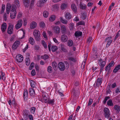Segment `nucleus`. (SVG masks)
I'll return each instance as SVG.
<instances>
[{
	"mask_svg": "<svg viewBox=\"0 0 120 120\" xmlns=\"http://www.w3.org/2000/svg\"><path fill=\"white\" fill-rule=\"evenodd\" d=\"M103 111L105 117L106 118H108L110 115L109 111V109L107 108H105L104 109Z\"/></svg>",
	"mask_w": 120,
	"mask_h": 120,
	"instance_id": "obj_2",
	"label": "nucleus"
},
{
	"mask_svg": "<svg viewBox=\"0 0 120 120\" xmlns=\"http://www.w3.org/2000/svg\"><path fill=\"white\" fill-rule=\"evenodd\" d=\"M30 43L32 45H33L34 43V39L32 37H30L29 40Z\"/></svg>",
	"mask_w": 120,
	"mask_h": 120,
	"instance_id": "obj_33",
	"label": "nucleus"
},
{
	"mask_svg": "<svg viewBox=\"0 0 120 120\" xmlns=\"http://www.w3.org/2000/svg\"><path fill=\"white\" fill-rule=\"evenodd\" d=\"M65 34H64L61 36V41L62 42H66L68 40L67 37Z\"/></svg>",
	"mask_w": 120,
	"mask_h": 120,
	"instance_id": "obj_9",
	"label": "nucleus"
},
{
	"mask_svg": "<svg viewBox=\"0 0 120 120\" xmlns=\"http://www.w3.org/2000/svg\"><path fill=\"white\" fill-rule=\"evenodd\" d=\"M36 108L35 107H32L30 109V111L32 114H34L36 109Z\"/></svg>",
	"mask_w": 120,
	"mask_h": 120,
	"instance_id": "obj_50",
	"label": "nucleus"
},
{
	"mask_svg": "<svg viewBox=\"0 0 120 120\" xmlns=\"http://www.w3.org/2000/svg\"><path fill=\"white\" fill-rule=\"evenodd\" d=\"M61 30L62 33L65 34L67 32L66 28L64 25L62 26L61 27Z\"/></svg>",
	"mask_w": 120,
	"mask_h": 120,
	"instance_id": "obj_12",
	"label": "nucleus"
},
{
	"mask_svg": "<svg viewBox=\"0 0 120 120\" xmlns=\"http://www.w3.org/2000/svg\"><path fill=\"white\" fill-rule=\"evenodd\" d=\"M71 9L74 12H76L77 11V9L76 5L74 4H72L71 5Z\"/></svg>",
	"mask_w": 120,
	"mask_h": 120,
	"instance_id": "obj_19",
	"label": "nucleus"
},
{
	"mask_svg": "<svg viewBox=\"0 0 120 120\" xmlns=\"http://www.w3.org/2000/svg\"><path fill=\"white\" fill-rule=\"evenodd\" d=\"M60 20L61 22L63 23L66 24L68 23V21L62 17H60Z\"/></svg>",
	"mask_w": 120,
	"mask_h": 120,
	"instance_id": "obj_37",
	"label": "nucleus"
},
{
	"mask_svg": "<svg viewBox=\"0 0 120 120\" xmlns=\"http://www.w3.org/2000/svg\"><path fill=\"white\" fill-rule=\"evenodd\" d=\"M29 92L30 95L32 96L34 95L35 94V91L34 89L32 88H30L29 89Z\"/></svg>",
	"mask_w": 120,
	"mask_h": 120,
	"instance_id": "obj_21",
	"label": "nucleus"
},
{
	"mask_svg": "<svg viewBox=\"0 0 120 120\" xmlns=\"http://www.w3.org/2000/svg\"><path fill=\"white\" fill-rule=\"evenodd\" d=\"M42 95L43 98V101L44 102L45 101V100H46V99H47L49 97L48 94L46 93H42Z\"/></svg>",
	"mask_w": 120,
	"mask_h": 120,
	"instance_id": "obj_15",
	"label": "nucleus"
},
{
	"mask_svg": "<svg viewBox=\"0 0 120 120\" xmlns=\"http://www.w3.org/2000/svg\"><path fill=\"white\" fill-rule=\"evenodd\" d=\"M102 81V78H98L96 83V86H97L99 87L101 84Z\"/></svg>",
	"mask_w": 120,
	"mask_h": 120,
	"instance_id": "obj_13",
	"label": "nucleus"
},
{
	"mask_svg": "<svg viewBox=\"0 0 120 120\" xmlns=\"http://www.w3.org/2000/svg\"><path fill=\"white\" fill-rule=\"evenodd\" d=\"M58 67L60 70L61 71H64L65 68L64 64L62 62H60L58 64Z\"/></svg>",
	"mask_w": 120,
	"mask_h": 120,
	"instance_id": "obj_4",
	"label": "nucleus"
},
{
	"mask_svg": "<svg viewBox=\"0 0 120 120\" xmlns=\"http://www.w3.org/2000/svg\"><path fill=\"white\" fill-rule=\"evenodd\" d=\"M29 112L28 110L25 109L23 111V116H28L29 115Z\"/></svg>",
	"mask_w": 120,
	"mask_h": 120,
	"instance_id": "obj_25",
	"label": "nucleus"
},
{
	"mask_svg": "<svg viewBox=\"0 0 120 120\" xmlns=\"http://www.w3.org/2000/svg\"><path fill=\"white\" fill-rule=\"evenodd\" d=\"M53 29L54 32L57 34L59 33L60 30V28L58 26H55L54 27Z\"/></svg>",
	"mask_w": 120,
	"mask_h": 120,
	"instance_id": "obj_16",
	"label": "nucleus"
},
{
	"mask_svg": "<svg viewBox=\"0 0 120 120\" xmlns=\"http://www.w3.org/2000/svg\"><path fill=\"white\" fill-rule=\"evenodd\" d=\"M82 34V32L80 31H77L75 33V36L77 38H78L81 36Z\"/></svg>",
	"mask_w": 120,
	"mask_h": 120,
	"instance_id": "obj_26",
	"label": "nucleus"
},
{
	"mask_svg": "<svg viewBox=\"0 0 120 120\" xmlns=\"http://www.w3.org/2000/svg\"><path fill=\"white\" fill-rule=\"evenodd\" d=\"M47 0H40V1L37 3L38 6L41 7L42 6V5Z\"/></svg>",
	"mask_w": 120,
	"mask_h": 120,
	"instance_id": "obj_20",
	"label": "nucleus"
},
{
	"mask_svg": "<svg viewBox=\"0 0 120 120\" xmlns=\"http://www.w3.org/2000/svg\"><path fill=\"white\" fill-rule=\"evenodd\" d=\"M0 73V79H2L4 81L5 80V74L4 73H3L2 71H1Z\"/></svg>",
	"mask_w": 120,
	"mask_h": 120,
	"instance_id": "obj_24",
	"label": "nucleus"
},
{
	"mask_svg": "<svg viewBox=\"0 0 120 120\" xmlns=\"http://www.w3.org/2000/svg\"><path fill=\"white\" fill-rule=\"evenodd\" d=\"M85 23L84 21H80L78 22L77 24V25L78 26L81 25H83Z\"/></svg>",
	"mask_w": 120,
	"mask_h": 120,
	"instance_id": "obj_61",
	"label": "nucleus"
},
{
	"mask_svg": "<svg viewBox=\"0 0 120 120\" xmlns=\"http://www.w3.org/2000/svg\"><path fill=\"white\" fill-rule=\"evenodd\" d=\"M110 97L109 96H106L105 99H104V100L103 101V103L104 104H105L106 103V102L110 98Z\"/></svg>",
	"mask_w": 120,
	"mask_h": 120,
	"instance_id": "obj_44",
	"label": "nucleus"
},
{
	"mask_svg": "<svg viewBox=\"0 0 120 120\" xmlns=\"http://www.w3.org/2000/svg\"><path fill=\"white\" fill-rule=\"evenodd\" d=\"M115 63L113 61H112L110 63L108 64V66H109L111 67L113 66L114 65Z\"/></svg>",
	"mask_w": 120,
	"mask_h": 120,
	"instance_id": "obj_62",
	"label": "nucleus"
},
{
	"mask_svg": "<svg viewBox=\"0 0 120 120\" xmlns=\"http://www.w3.org/2000/svg\"><path fill=\"white\" fill-rule=\"evenodd\" d=\"M11 5L9 4H7L6 8V10H10L11 8Z\"/></svg>",
	"mask_w": 120,
	"mask_h": 120,
	"instance_id": "obj_53",
	"label": "nucleus"
},
{
	"mask_svg": "<svg viewBox=\"0 0 120 120\" xmlns=\"http://www.w3.org/2000/svg\"><path fill=\"white\" fill-rule=\"evenodd\" d=\"M30 85L32 87H34L36 85V83L34 81L30 80Z\"/></svg>",
	"mask_w": 120,
	"mask_h": 120,
	"instance_id": "obj_34",
	"label": "nucleus"
},
{
	"mask_svg": "<svg viewBox=\"0 0 120 120\" xmlns=\"http://www.w3.org/2000/svg\"><path fill=\"white\" fill-rule=\"evenodd\" d=\"M40 25L41 27L44 28L45 26V24L43 22H41L40 23Z\"/></svg>",
	"mask_w": 120,
	"mask_h": 120,
	"instance_id": "obj_60",
	"label": "nucleus"
},
{
	"mask_svg": "<svg viewBox=\"0 0 120 120\" xmlns=\"http://www.w3.org/2000/svg\"><path fill=\"white\" fill-rule=\"evenodd\" d=\"M43 14L44 17L47 18L48 17L49 13L48 11H45L44 12Z\"/></svg>",
	"mask_w": 120,
	"mask_h": 120,
	"instance_id": "obj_48",
	"label": "nucleus"
},
{
	"mask_svg": "<svg viewBox=\"0 0 120 120\" xmlns=\"http://www.w3.org/2000/svg\"><path fill=\"white\" fill-rule=\"evenodd\" d=\"M31 75L33 76H34L35 75L36 72L33 69L32 70L31 72Z\"/></svg>",
	"mask_w": 120,
	"mask_h": 120,
	"instance_id": "obj_63",
	"label": "nucleus"
},
{
	"mask_svg": "<svg viewBox=\"0 0 120 120\" xmlns=\"http://www.w3.org/2000/svg\"><path fill=\"white\" fill-rule=\"evenodd\" d=\"M98 63L100 65V66H104L106 64L105 61H104L101 59L99 60Z\"/></svg>",
	"mask_w": 120,
	"mask_h": 120,
	"instance_id": "obj_14",
	"label": "nucleus"
},
{
	"mask_svg": "<svg viewBox=\"0 0 120 120\" xmlns=\"http://www.w3.org/2000/svg\"><path fill=\"white\" fill-rule=\"evenodd\" d=\"M67 7V4L65 3H63L62 4L61 6V8L62 10L65 9Z\"/></svg>",
	"mask_w": 120,
	"mask_h": 120,
	"instance_id": "obj_42",
	"label": "nucleus"
},
{
	"mask_svg": "<svg viewBox=\"0 0 120 120\" xmlns=\"http://www.w3.org/2000/svg\"><path fill=\"white\" fill-rule=\"evenodd\" d=\"M72 93L73 94V95L74 96H75L77 95L76 92L74 88L72 90Z\"/></svg>",
	"mask_w": 120,
	"mask_h": 120,
	"instance_id": "obj_57",
	"label": "nucleus"
},
{
	"mask_svg": "<svg viewBox=\"0 0 120 120\" xmlns=\"http://www.w3.org/2000/svg\"><path fill=\"white\" fill-rule=\"evenodd\" d=\"M33 35L35 38L36 40L39 41L40 40V32L38 30H35L33 32Z\"/></svg>",
	"mask_w": 120,
	"mask_h": 120,
	"instance_id": "obj_1",
	"label": "nucleus"
},
{
	"mask_svg": "<svg viewBox=\"0 0 120 120\" xmlns=\"http://www.w3.org/2000/svg\"><path fill=\"white\" fill-rule=\"evenodd\" d=\"M13 28V26L12 25L9 26L8 30V34H11L12 33Z\"/></svg>",
	"mask_w": 120,
	"mask_h": 120,
	"instance_id": "obj_10",
	"label": "nucleus"
},
{
	"mask_svg": "<svg viewBox=\"0 0 120 120\" xmlns=\"http://www.w3.org/2000/svg\"><path fill=\"white\" fill-rule=\"evenodd\" d=\"M14 2L15 4L17 5V7L18 8H19L20 6L19 0H15Z\"/></svg>",
	"mask_w": 120,
	"mask_h": 120,
	"instance_id": "obj_51",
	"label": "nucleus"
},
{
	"mask_svg": "<svg viewBox=\"0 0 120 120\" xmlns=\"http://www.w3.org/2000/svg\"><path fill=\"white\" fill-rule=\"evenodd\" d=\"M23 3L26 7H27L29 6L30 1V0H23Z\"/></svg>",
	"mask_w": 120,
	"mask_h": 120,
	"instance_id": "obj_29",
	"label": "nucleus"
},
{
	"mask_svg": "<svg viewBox=\"0 0 120 120\" xmlns=\"http://www.w3.org/2000/svg\"><path fill=\"white\" fill-rule=\"evenodd\" d=\"M97 49L96 47H94L92 49V51L93 52V54H98L97 52Z\"/></svg>",
	"mask_w": 120,
	"mask_h": 120,
	"instance_id": "obj_41",
	"label": "nucleus"
},
{
	"mask_svg": "<svg viewBox=\"0 0 120 120\" xmlns=\"http://www.w3.org/2000/svg\"><path fill=\"white\" fill-rule=\"evenodd\" d=\"M23 56L22 55L19 54L16 56V61L19 63H21L23 60Z\"/></svg>",
	"mask_w": 120,
	"mask_h": 120,
	"instance_id": "obj_5",
	"label": "nucleus"
},
{
	"mask_svg": "<svg viewBox=\"0 0 120 120\" xmlns=\"http://www.w3.org/2000/svg\"><path fill=\"white\" fill-rule=\"evenodd\" d=\"M98 54H91V57L92 59L93 60L96 59L98 57Z\"/></svg>",
	"mask_w": 120,
	"mask_h": 120,
	"instance_id": "obj_36",
	"label": "nucleus"
},
{
	"mask_svg": "<svg viewBox=\"0 0 120 120\" xmlns=\"http://www.w3.org/2000/svg\"><path fill=\"white\" fill-rule=\"evenodd\" d=\"M25 62L26 65L27 66H29L30 63V58H26L25 60Z\"/></svg>",
	"mask_w": 120,
	"mask_h": 120,
	"instance_id": "obj_38",
	"label": "nucleus"
},
{
	"mask_svg": "<svg viewBox=\"0 0 120 120\" xmlns=\"http://www.w3.org/2000/svg\"><path fill=\"white\" fill-rule=\"evenodd\" d=\"M1 26V30L3 32H4L6 28V24L5 23H4L2 24Z\"/></svg>",
	"mask_w": 120,
	"mask_h": 120,
	"instance_id": "obj_17",
	"label": "nucleus"
},
{
	"mask_svg": "<svg viewBox=\"0 0 120 120\" xmlns=\"http://www.w3.org/2000/svg\"><path fill=\"white\" fill-rule=\"evenodd\" d=\"M81 17L83 19H86L87 17V15L86 13L85 12H82V13Z\"/></svg>",
	"mask_w": 120,
	"mask_h": 120,
	"instance_id": "obj_40",
	"label": "nucleus"
},
{
	"mask_svg": "<svg viewBox=\"0 0 120 120\" xmlns=\"http://www.w3.org/2000/svg\"><path fill=\"white\" fill-rule=\"evenodd\" d=\"M60 47L61 49V51H64V52H66V50L65 48V45L64 44H60Z\"/></svg>",
	"mask_w": 120,
	"mask_h": 120,
	"instance_id": "obj_31",
	"label": "nucleus"
},
{
	"mask_svg": "<svg viewBox=\"0 0 120 120\" xmlns=\"http://www.w3.org/2000/svg\"><path fill=\"white\" fill-rule=\"evenodd\" d=\"M47 71L49 72L50 73H52V67L51 66H49L48 68Z\"/></svg>",
	"mask_w": 120,
	"mask_h": 120,
	"instance_id": "obj_46",
	"label": "nucleus"
},
{
	"mask_svg": "<svg viewBox=\"0 0 120 120\" xmlns=\"http://www.w3.org/2000/svg\"><path fill=\"white\" fill-rule=\"evenodd\" d=\"M112 37H110L105 39V41L107 42L106 47H108L112 43Z\"/></svg>",
	"mask_w": 120,
	"mask_h": 120,
	"instance_id": "obj_3",
	"label": "nucleus"
},
{
	"mask_svg": "<svg viewBox=\"0 0 120 120\" xmlns=\"http://www.w3.org/2000/svg\"><path fill=\"white\" fill-rule=\"evenodd\" d=\"M79 6L80 8L82 10H85L86 8V6L85 4H83L81 2L80 3Z\"/></svg>",
	"mask_w": 120,
	"mask_h": 120,
	"instance_id": "obj_22",
	"label": "nucleus"
},
{
	"mask_svg": "<svg viewBox=\"0 0 120 120\" xmlns=\"http://www.w3.org/2000/svg\"><path fill=\"white\" fill-rule=\"evenodd\" d=\"M42 44L44 46V48L45 49H46L47 48V46L45 42V41H42Z\"/></svg>",
	"mask_w": 120,
	"mask_h": 120,
	"instance_id": "obj_54",
	"label": "nucleus"
},
{
	"mask_svg": "<svg viewBox=\"0 0 120 120\" xmlns=\"http://www.w3.org/2000/svg\"><path fill=\"white\" fill-rule=\"evenodd\" d=\"M34 63L33 62L30 65V66L29 68V69L30 70H31L33 69L34 67Z\"/></svg>",
	"mask_w": 120,
	"mask_h": 120,
	"instance_id": "obj_58",
	"label": "nucleus"
},
{
	"mask_svg": "<svg viewBox=\"0 0 120 120\" xmlns=\"http://www.w3.org/2000/svg\"><path fill=\"white\" fill-rule=\"evenodd\" d=\"M52 66L54 70L56 69L57 68V64L56 62H53L52 63Z\"/></svg>",
	"mask_w": 120,
	"mask_h": 120,
	"instance_id": "obj_32",
	"label": "nucleus"
},
{
	"mask_svg": "<svg viewBox=\"0 0 120 120\" xmlns=\"http://www.w3.org/2000/svg\"><path fill=\"white\" fill-rule=\"evenodd\" d=\"M16 11L13 12V11H11L10 15L11 18L12 19L15 18L16 16Z\"/></svg>",
	"mask_w": 120,
	"mask_h": 120,
	"instance_id": "obj_27",
	"label": "nucleus"
},
{
	"mask_svg": "<svg viewBox=\"0 0 120 120\" xmlns=\"http://www.w3.org/2000/svg\"><path fill=\"white\" fill-rule=\"evenodd\" d=\"M28 117L29 118L30 120H34L33 119V117L32 115H29L28 116Z\"/></svg>",
	"mask_w": 120,
	"mask_h": 120,
	"instance_id": "obj_64",
	"label": "nucleus"
},
{
	"mask_svg": "<svg viewBox=\"0 0 120 120\" xmlns=\"http://www.w3.org/2000/svg\"><path fill=\"white\" fill-rule=\"evenodd\" d=\"M17 24H18L20 26H22V21L21 19L17 21Z\"/></svg>",
	"mask_w": 120,
	"mask_h": 120,
	"instance_id": "obj_47",
	"label": "nucleus"
},
{
	"mask_svg": "<svg viewBox=\"0 0 120 120\" xmlns=\"http://www.w3.org/2000/svg\"><path fill=\"white\" fill-rule=\"evenodd\" d=\"M68 45L69 46H71L73 45V41L71 39L69 40L68 41Z\"/></svg>",
	"mask_w": 120,
	"mask_h": 120,
	"instance_id": "obj_39",
	"label": "nucleus"
},
{
	"mask_svg": "<svg viewBox=\"0 0 120 120\" xmlns=\"http://www.w3.org/2000/svg\"><path fill=\"white\" fill-rule=\"evenodd\" d=\"M65 16L66 19L68 20L70 19L71 18V15L69 12H67L65 15Z\"/></svg>",
	"mask_w": 120,
	"mask_h": 120,
	"instance_id": "obj_23",
	"label": "nucleus"
},
{
	"mask_svg": "<svg viewBox=\"0 0 120 120\" xmlns=\"http://www.w3.org/2000/svg\"><path fill=\"white\" fill-rule=\"evenodd\" d=\"M107 105L109 106H112L113 105V104L111 99H109L107 101Z\"/></svg>",
	"mask_w": 120,
	"mask_h": 120,
	"instance_id": "obj_35",
	"label": "nucleus"
},
{
	"mask_svg": "<svg viewBox=\"0 0 120 120\" xmlns=\"http://www.w3.org/2000/svg\"><path fill=\"white\" fill-rule=\"evenodd\" d=\"M57 47L55 46H52L51 48L52 51L53 52L56 51L58 49Z\"/></svg>",
	"mask_w": 120,
	"mask_h": 120,
	"instance_id": "obj_43",
	"label": "nucleus"
},
{
	"mask_svg": "<svg viewBox=\"0 0 120 120\" xmlns=\"http://www.w3.org/2000/svg\"><path fill=\"white\" fill-rule=\"evenodd\" d=\"M114 109L116 111V113L118 114L120 111V107L118 105H116L114 107Z\"/></svg>",
	"mask_w": 120,
	"mask_h": 120,
	"instance_id": "obj_11",
	"label": "nucleus"
},
{
	"mask_svg": "<svg viewBox=\"0 0 120 120\" xmlns=\"http://www.w3.org/2000/svg\"><path fill=\"white\" fill-rule=\"evenodd\" d=\"M28 92L27 90L26 89H24L23 93V96L24 99L25 101H27L28 99Z\"/></svg>",
	"mask_w": 120,
	"mask_h": 120,
	"instance_id": "obj_6",
	"label": "nucleus"
},
{
	"mask_svg": "<svg viewBox=\"0 0 120 120\" xmlns=\"http://www.w3.org/2000/svg\"><path fill=\"white\" fill-rule=\"evenodd\" d=\"M54 99H51L49 97L47 99L45 100L44 102L45 103H48L49 104L53 105L54 103Z\"/></svg>",
	"mask_w": 120,
	"mask_h": 120,
	"instance_id": "obj_7",
	"label": "nucleus"
},
{
	"mask_svg": "<svg viewBox=\"0 0 120 120\" xmlns=\"http://www.w3.org/2000/svg\"><path fill=\"white\" fill-rule=\"evenodd\" d=\"M120 69V64L118 65L113 70V72L114 73H116Z\"/></svg>",
	"mask_w": 120,
	"mask_h": 120,
	"instance_id": "obj_30",
	"label": "nucleus"
},
{
	"mask_svg": "<svg viewBox=\"0 0 120 120\" xmlns=\"http://www.w3.org/2000/svg\"><path fill=\"white\" fill-rule=\"evenodd\" d=\"M37 25V23L35 22H32L30 25V28L32 29H34L36 27Z\"/></svg>",
	"mask_w": 120,
	"mask_h": 120,
	"instance_id": "obj_18",
	"label": "nucleus"
},
{
	"mask_svg": "<svg viewBox=\"0 0 120 120\" xmlns=\"http://www.w3.org/2000/svg\"><path fill=\"white\" fill-rule=\"evenodd\" d=\"M105 70L106 71L108 72V73H109L112 71L111 67L108 66V65L105 67Z\"/></svg>",
	"mask_w": 120,
	"mask_h": 120,
	"instance_id": "obj_28",
	"label": "nucleus"
},
{
	"mask_svg": "<svg viewBox=\"0 0 120 120\" xmlns=\"http://www.w3.org/2000/svg\"><path fill=\"white\" fill-rule=\"evenodd\" d=\"M16 7L15 5H13L12 6V9L11 10V11H13V12L16 11Z\"/></svg>",
	"mask_w": 120,
	"mask_h": 120,
	"instance_id": "obj_59",
	"label": "nucleus"
},
{
	"mask_svg": "<svg viewBox=\"0 0 120 120\" xmlns=\"http://www.w3.org/2000/svg\"><path fill=\"white\" fill-rule=\"evenodd\" d=\"M93 102V100L91 98H90L89 99L88 104L87 105L88 106L91 105L92 104Z\"/></svg>",
	"mask_w": 120,
	"mask_h": 120,
	"instance_id": "obj_55",
	"label": "nucleus"
},
{
	"mask_svg": "<svg viewBox=\"0 0 120 120\" xmlns=\"http://www.w3.org/2000/svg\"><path fill=\"white\" fill-rule=\"evenodd\" d=\"M5 9V6L3 4L2 8V9L1 11V13L2 14L3 13Z\"/></svg>",
	"mask_w": 120,
	"mask_h": 120,
	"instance_id": "obj_52",
	"label": "nucleus"
},
{
	"mask_svg": "<svg viewBox=\"0 0 120 120\" xmlns=\"http://www.w3.org/2000/svg\"><path fill=\"white\" fill-rule=\"evenodd\" d=\"M92 40V39L91 37H89L87 40V43L88 44H89L91 42Z\"/></svg>",
	"mask_w": 120,
	"mask_h": 120,
	"instance_id": "obj_56",
	"label": "nucleus"
},
{
	"mask_svg": "<svg viewBox=\"0 0 120 120\" xmlns=\"http://www.w3.org/2000/svg\"><path fill=\"white\" fill-rule=\"evenodd\" d=\"M55 19V16L54 15H52L49 19V20L51 21L54 20Z\"/></svg>",
	"mask_w": 120,
	"mask_h": 120,
	"instance_id": "obj_45",
	"label": "nucleus"
},
{
	"mask_svg": "<svg viewBox=\"0 0 120 120\" xmlns=\"http://www.w3.org/2000/svg\"><path fill=\"white\" fill-rule=\"evenodd\" d=\"M49 57V56L45 54L44 56H41V58L45 60L48 59Z\"/></svg>",
	"mask_w": 120,
	"mask_h": 120,
	"instance_id": "obj_49",
	"label": "nucleus"
},
{
	"mask_svg": "<svg viewBox=\"0 0 120 120\" xmlns=\"http://www.w3.org/2000/svg\"><path fill=\"white\" fill-rule=\"evenodd\" d=\"M20 42L19 41H16L13 45L12 48L13 49H16L20 44Z\"/></svg>",
	"mask_w": 120,
	"mask_h": 120,
	"instance_id": "obj_8",
	"label": "nucleus"
}]
</instances>
